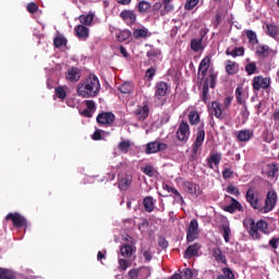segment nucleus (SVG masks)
I'll return each mask as SVG.
<instances>
[{
    "label": "nucleus",
    "mask_w": 279,
    "mask_h": 279,
    "mask_svg": "<svg viewBox=\"0 0 279 279\" xmlns=\"http://www.w3.org/2000/svg\"><path fill=\"white\" fill-rule=\"evenodd\" d=\"M99 90H101V83H99V77L93 73H90L84 81H81L76 88L78 97H82L83 99L98 97Z\"/></svg>",
    "instance_id": "f257e3e1"
},
{
    "label": "nucleus",
    "mask_w": 279,
    "mask_h": 279,
    "mask_svg": "<svg viewBox=\"0 0 279 279\" xmlns=\"http://www.w3.org/2000/svg\"><path fill=\"white\" fill-rule=\"evenodd\" d=\"M244 226L248 230V234H251L255 240L260 239L259 232H263V234H269V225H267V221L265 220L256 222L253 218H248L244 220Z\"/></svg>",
    "instance_id": "f03ea898"
},
{
    "label": "nucleus",
    "mask_w": 279,
    "mask_h": 279,
    "mask_svg": "<svg viewBox=\"0 0 279 279\" xmlns=\"http://www.w3.org/2000/svg\"><path fill=\"white\" fill-rule=\"evenodd\" d=\"M276 204H278V193L275 190H270L266 194L264 206L260 207V214L267 215V213H271L276 208Z\"/></svg>",
    "instance_id": "7ed1b4c3"
},
{
    "label": "nucleus",
    "mask_w": 279,
    "mask_h": 279,
    "mask_svg": "<svg viewBox=\"0 0 279 279\" xmlns=\"http://www.w3.org/2000/svg\"><path fill=\"white\" fill-rule=\"evenodd\" d=\"M206 140V130L204 129V123H202L196 130V137L192 145V158L197 156V151H199V147L204 145V141Z\"/></svg>",
    "instance_id": "20e7f679"
},
{
    "label": "nucleus",
    "mask_w": 279,
    "mask_h": 279,
    "mask_svg": "<svg viewBox=\"0 0 279 279\" xmlns=\"http://www.w3.org/2000/svg\"><path fill=\"white\" fill-rule=\"evenodd\" d=\"M245 199L247 202V204H250L251 208H253V210H257L258 213H260V198H258V194H256V192L254 191V187H248L245 194Z\"/></svg>",
    "instance_id": "39448f33"
},
{
    "label": "nucleus",
    "mask_w": 279,
    "mask_h": 279,
    "mask_svg": "<svg viewBox=\"0 0 279 279\" xmlns=\"http://www.w3.org/2000/svg\"><path fill=\"white\" fill-rule=\"evenodd\" d=\"M255 53L259 60H267V58H276V53L278 52L268 45L259 44L255 49Z\"/></svg>",
    "instance_id": "423d86ee"
},
{
    "label": "nucleus",
    "mask_w": 279,
    "mask_h": 279,
    "mask_svg": "<svg viewBox=\"0 0 279 279\" xmlns=\"http://www.w3.org/2000/svg\"><path fill=\"white\" fill-rule=\"evenodd\" d=\"M7 221H12L13 226L17 229L27 228V218L19 213H9L5 217Z\"/></svg>",
    "instance_id": "0eeeda50"
},
{
    "label": "nucleus",
    "mask_w": 279,
    "mask_h": 279,
    "mask_svg": "<svg viewBox=\"0 0 279 279\" xmlns=\"http://www.w3.org/2000/svg\"><path fill=\"white\" fill-rule=\"evenodd\" d=\"M253 90L255 93H258L260 88L263 90H267L271 86V78L270 77H264L263 75L254 76L252 82Z\"/></svg>",
    "instance_id": "6e6552de"
},
{
    "label": "nucleus",
    "mask_w": 279,
    "mask_h": 279,
    "mask_svg": "<svg viewBox=\"0 0 279 279\" xmlns=\"http://www.w3.org/2000/svg\"><path fill=\"white\" fill-rule=\"evenodd\" d=\"M217 82V74L210 73L208 77H206L204 84H203V95L202 99L204 104H207L208 101V88H215Z\"/></svg>",
    "instance_id": "1a4fd4ad"
},
{
    "label": "nucleus",
    "mask_w": 279,
    "mask_h": 279,
    "mask_svg": "<svg viewBox=\"0 0 279 279\" xmlns=\"http://www.w3.org/2000/svg\"><path fill=\"white\" fill-rule=\"evenodd\" d=\"M197 236H199V223L197 219H192L186 230L187 243H193Z\"/></svg>",
    "instance_id": "9d476101"
},
{
    "label": "nucleus",
    "mask_w": 279,
    "mask_h": 279,
    "mask_svg": "<svg viewBox=\"0 0 279 279\" xmlns=\"http://www.w3.org/2000/svg\"><path fill=\"white\" fill-rule=\"evenodd\" d=\"M191 136V128L187 122L181 121L177 130V138L180 143H186Z\"/></svg>",
    "instance_id": "9b49d317"
},
{
    "label": "nucleus",
    "mask_w": 279,
    "mask_h": 279,
    "mask_svg": "<svg viewBox=\"0 0 279 279\" xmlns=\"http://www.w3.org/2000/svg\"><path fill=\"white\" fill-rule=\"evenodd\" d=\"M208 112L211 117L219 119V121H223V119H226L222 105L219 101H213L210 106H208Z\"/></svg>",
    "instance_id": "f8f14e48"
},
{
    "label": "nucleus",
    "mask_w": 279,
    "mask_h": 279,
    "mask_svg": "<svg viewBox=\"0 0 279 279\" xmlns=\"http://www.w3.org/2000/svg\"><path fill=\"white\" fill-rule=\"evenodd\" d=\"M226 199H231V204L222 207V210H225V213H230V215H234L236 210H239V213H243V205H241V203L236 201V198L230 195H226Z\"/></svg>",
    "instance_id": "ddd939ff"
},
{
    "label": "nucleus",
    "mask_w": 279,
    "mask_h": 279,
    "mask_svg": "<svg viewBox=\"0 0 279 279\" xmlns=\"http://www.w3.org/2000/svg\"><path fill=\"white\" fill-rule=\"evenodd\" d=\"M114 113L101 112L97 116L96 121L99 125H112V123H114Z\"/></svg>",
    "instance_id": "4468645a"
},
{
    "label": "nucleus",
    "mask_w": 279,
    "mask_h": 279,
    "mask_svg": "<svg viewBox=\"0 0 279 279\" xmlns=\"http://www.w3.org/2000/svg\"><path fill=\"white\" fill-rule=\"evenodd\" d=\"M167 150V144L160 142H149L146 145V154H158V151Z\"/></svg>",
    "instance_id": "2eb2a0df"
},
{
    "label": "nucleus",
    "mask_w": 279,
    "mask_h": 279,
    "mask_svg": "<svg viewBox=\"0 0 279 279\" xmlns=\"http://www.w3.org/2000/svg\"><path fill=\"white\" fill-rule=\"evenodd\" d=\"M81 77H82V70L75 66L70 68L65 73V80H68V82H71L72 84H75V82L81 80Z\"/></svg>",
    "instance_id": "dca6fc26"
},
{
    "label": "nucleus",
    "mask_w": 279,
    "mask_h": 279,
    "mask_svg": "<svg viewBox=\"0 0 279 279\" xmlns=\"http://www.w3.org/2000/svg\"><path fill=\"white\" fill-rule=\"evenodd\" d=\"M120 19H122L126 25L132 26L134 23H136V13H134L132 10H123L120 13Z\"/></svg>",
    "instance_id": "f3484780"
},
{
    "label": "nucleus",
    "mask_w": 279,
    "mask_h": 279,
    "mask_svg": "<svg viewBox=\"0 0 279 279\" xmlns=\"http://www.w3.org/2000/svg\"><path fill=\"white\" fill-rule=\"evenodd\" d=\"M169 92V84L167 82H158L155 86V97L162 99Z\"/></svg>",
    "instance_id": "a211bd4d"
},
{
    "label": "nucleus",
    "mask_w": 279,
    "mask_h": 279,
    "mask_svg": "<svg viewBox=\"0 0 279 279\" xmlns=\"http://www.w3.org/2000/svg\"><path fill=\"white\" fill-rule=\"evenodd\" d=\"M132 174H124L118 180V189L121 191H129L130 186H132Z\"/></svg>",
    "instance_id": "6ab92c4d"
},
{
    "label": "nucleus",
    "mask_w": 279,
    "mask_h": 279,
    "mask_svg": "<svg viewBox=\"0 0 279 279\" xmlns=\"http://www.w3.org/2000/svg\"><path fill=\"white\" fill-rule=\"evenodd\" d=\"M222 155L221 153H211L207 158V167L208 169H215V167H219L221 162Z\"/></svg>",
    "instance_id": "aec40b11"
},
{
    "label": "nucleus",
    "mask_w": 279,
    "mask_h": 279,
    "mask_svg": "<svg viewBox=\"0 0 279 279\" xmlns=\"http://www.w3.org/2000/svg\"><path fill=\"white\" fill-rule=\"evenodd\" d=\"M199 250H202V245L199 243H194L184 252V258H193L194 256H199Z\"/></svg>",
    "instance_id": "412c9836"
},
{
    "label": "nucleus",
    "mask_w": 279,
    "mask_h": 279,
    "mask_svg": "<svg viewBox=\"0 0 279 279\" xmlns=\"http://www.w3.org/2000/svg\"><path fill=\"white\" fill-rule=\"evenodd\" d=\"M134 114L137 121H145V119L149 117V106L144 105V106L137 107V109L134 111Z\"/></svg>",
    "instance_id": "4be33fe9"
},
{
    "label": "nucleus",
    "mask_w": 279,
    "mask_h": 279,
    "mask_svg": "<svg viewBox=\"0 0 279 279\" xmlns=\"http://www.w3.org/2000/svg\"><path fill=\"white\" fill-rule=\"evenodd\" d=\"M210 68V57H205L198 65V75H202V80L206 77L208 69Z\"/></svg>",
    "instance_id": "5701e85b"
},
{
    "label": "nucleus",
    "mask_w": 279,
    "mask_h": 279,
    "mask_svg": "<svg viewBox=\"0 0 279 279\" xmlns=\"http://www.w3.org/2000/svg\"><path fill=\"white\" fill-rule=\"evenodd\" d=\"M254 136L251 130H241L238 132L236 138L240 143H247Z\"/></svg>",
    "instance_id": "b1692460"
},
{
    "label": "nucleus",
    "mask_w": 279,
    "mask_h": 279,
    "mask_svg": "<svg viewBox=\"0 0 279 279\" xmlns=\"http://www.w3.org/2000/svg\"><path fill=\"white\" fill-rule=\"evenodd\" d=\"M183 189L185 193H189L190 195H199V191H197V184L191 181H184Z\"/></svg>",
    "instance_id": "393cba45"
},
{
    "label": "nucleus",
    "mask_w": 279,
    "mask_h": 279,
    "mask_svg": "<svg viewBox=\"0 0 279 279\" xmlns=\"http://www.w3.org/2000/svg\"><path fill=\"white\" fill-rule=\"evenodd\" d=\"M162 5H165L162 2H155L153 7L150 5V16H154V19H160V16H162L160 12H162V9L165 8Z\"/></svg>",
    "instance_id": "a878e982"
},
{
    "label": "nucleus",
    "mask_w": 279,
    "mask_h": 279,
    "mask_svg": "<svg viewBox=\"0 0 279 279\" xmlns=\"http://www.w3.org/2000/svg\"><path fill=\"white\" fill-rule=\"evenodd\" d=\"M226 72L229 75H236V73H239V63L232 60H228L226 63Z\"/></svg>",
    "instance_id": "bb28decb"
},
{
    "label": "nucleus",
    "mask_w": 279,
    "mask_h": 279,
    "mask_svg": "<svg viewBox=\"0 0 279 279\" xmlns=\"http://www.w3.org/2000/svg\"><path fill=\"white\" fill-rule=\"evenodd\" d=\"M0 279H19V275L8 268H0Z\"/></svg>",
    "instance_id": "cd10ccee"
},
{
    "label": "nucleus",
    "mask_w": 279,
    "mask_h": 279,
    "mask_svg": "<svg viewBox=\"0 0 279 279\" xmlns=\"http://www.w3.org/2000/svg\"><path fill=\"white\" fill-rule=\"evenodd\" d=\"M213 256L217 263H222V265H227L228 260L226 259V255L221 252V248L216 247L213 250Z\"/></svg>",
    "instance_id": "c85d7f7f"
},
{
    "label": "nucleus",
    "mask_w": 279,
    "mask_h": 279,
    "mask_svg": "<svg viewBox=\"0 0 279 279\" xmlns=\"http://www.w3.org/2000/svg\"><path fill=\"white\" fill-rule=\"evenodd\" d=\"M120 253L124 258H132V254H134V246H132V244H124L121 246Z\"/></svg>",
    "instance_id": "c756f323"
},
{
    "label": "nucleus",
    "mask_w": 279,
    "mask_h": 279,
    "mask_svg": "<svg viewBox=\"0 0 279 279\" xmlns=\"http://www.w3.org/2000/svg\"><path fill=\"white\" fill-rule=\"evenodd\" d=\"M278 25L274 23L266 24V34L267 36H270V38H278Z\"/></svg>",
    "instance_id": "7c9ffc66"
},
{
    "label": "nucleus",
    "mask_w": 279,
    "mask_h": 279,
    "mask_svg": "<svg viewBox=\"0 0 279 279\" xmlns=\"http://www.w3.org/2000/svg\"><path fill=\"white\" fill-rule=\"evenodd\" d=\"M235 99L240 106H245V92L243 90V87L238 86L235 88Z\"/></svg>",
    "instance_id": "2f4dec72"
},
{
    "label": "nucleus",
    "mask_w": 279,
    "mask_h": 279,
    "mask_svg": "<svg viewBox=\"0 0 279 279\" xmlns=\"http://www.w3.org/2000/svg\"><path fill=\"white\" fill-rule=\"evenodd\" d=\"M137 274L140 279H147L151 276V268L149 266H143L137 268Z\"/></svg>",
    "instance_id": "473e14b6"
},
{
    "label": "nucleus",
    "mask_w": 279,
    "mask_h": 279,
    "mask_svg": "<svg viewBox=\"0 0 279 279\" xmlns=\"http://www.w3.org/2000/svg\"><path fill=\"white\" fill-rule=\"evenodd\" d=\"M163 8L160 11L161 16H167L170 12H173V3H171V0H162Z\"/></svg>",
    "instance_id": "72a5a7b5"
},
{
    "label": "nucleus",
    "mask_w": 279,
    "mask_h": 279,
    "mask_svg": "<svg viewBox=\"0 0 279 279\" xmlns=\"http://www.w3.org/2000/svg\"><path fill=\"white\" fill-rule=\"evenodd\" d=\"M222 178L223 180H230L232 175H234V170H232V165L230 163H225L222 167Z\"/></svg>",
    "instance_id": "f704fd0d"
},
{
    "label": "nucleus",
    "mask_w": 279,
    "mask_h": 279,
    "mask_svg": "<svg viewBox=\"0 0 279 279\" xmlns=\"http://www.w3.org/2000/svg\"><path fill=\"white\" fill-rule=\"evenodd\" d=\"M75 34L77 38H88V27L84 25H77L75 28Z\"/></svg>",
    "instance_id": "c9c22d12"
},
{
    "label": "nucleus",
    "mask_w": 279,
    "mask_h": 279,
    "mask_svg": "<svg viewBox=\"0 0 279 279\" xmlns=\"http://www.w3.org/2000/svg\"><path fill=\"white\" fill-rule=\"evenodd\" d=\"M137 10L141 14H147L148 10L151 11V3L145 0H142L137 4Z\"/></svg>",
    "instance_id": "e433bc0d"
},
{
    "label": "nucleus",
    "mask_w": 279,
    "mask_h": 279,
    "mask_svg": "<svg viewBox=\"0 0 279 279\" xmlns=\"http://www.w3.org/2000/svg\"><path fill=\"white\" fill-rule=\"evenodd\" d=\"M143 206L146 213H154V197L146 196L143 201Z\"/></svg>",
    "instance_id": "4c0bfd02"
},
{
    "label": "nucleus",
    "mask_w": 279,
    "mask_h": 279,
    "mask_svg": "<svg viewBox=\"0 0 279 279\" xmlns=\"http://www.w3.org/2000/svg\"><path fill=\"white\" fill-rule=\"evenodd\" d=\"M266 173L268 178H276V173H278V165L276 162L268 163L266 166Z\"/></svg>",
    "instance_id": "58836bf2"
},
{
    "label": "nucleus",
    "mask_w": 279,
    "mask_h": 279,
    "mask_svg": "<svg viewBox=\"0 0 279 279\" xmlns=\"http://www.w3.org/2000/svg\"><path fill=\"white\" fill-rule=\"evenodd\" d=\"M149 31L147 28H136L133 31V38L138 40V38H147Z\"/></svg>",
    "instance_id": "ea45409f"
},
{
    "label": "nucleus",
    "mask_w": 279,
    "mask_h": 279,
    "mask_svg": "<svg viewBox=\"0 0 279 279\" xmlns=\"http://www.w3.org/2000/svg\"><path fill=\"white\" fill-rule=\"evenodd\" d=\"M120 93L122 95H130L134 90V86L130 82H124L120 87H119Z\"/></svg>",
    "instance_id": "a19ab883"
},
{
    "label": "nucleus",
    "mask_w": 279,
    "mask_h": 279,
    "mask_svg": "<svg viewBox=\"0 0 279 279\" xmlns=\"http://www.w3.org/2000/svg\"><path fill=\"white\" fill-rule=\"evenodd\" d=\"M130 36H132V31L130 29L120 31L117 34V38L119 43H125V40H128Z\"/></svg>",
    "instance_id": "79ce46f5"
},
{
    "label": "nucleus",
    "mask_w": 279,
    "mask_h": 279,
    "mask_svg": "<svg viewBox=\"0 0 279 279\" xmlns=\"http://www.w3.org/2000/svg\"><path fill=\"white\" fill-rule=\"evenodd\" d=\"M245 35L248 39L250 45H258V36L256 35V32L254 31H246Z\"/></svg>",
    "instance_id": "37998d69"
},
{
    "label": "nucleus",
    "mask_w": 279,
    "mask_h": 279,
    "mask_svg": "<svg viewBox=\"0 0 279 279\" xmlns=\"http://www.w3.org/2000/svg\"><path fill=\"white\" fill-rule=\"evenodd\" d=\"M66 43H68V40L62 35H58L53 39V45H54L56 49H60V47H66Z\"/></svg>",
    "instance_id": "c03bdc74"
},
{
    "label": "nucleus",
    "mask_w": 279,
    "mask_h": 279,
    "mask_svg": "<svg viewBox=\"0 0 279 279\" xmlns=\"http://www.w3.org/2000/svg\"><path fill=\"white\" fill-rule=\"evenodd\" d=\"M245 72L247 75H255L258 73V66H256V62H250L245 65Z\"/></svg>",
    "instance_id": "a18cd8bd"
},
{
    "label": "nucleus",
    "mask_w": 279,
    "mask_h": 279,
    "mask_svg": "<svg viewBox=\"0 0 279 279\" xmlns=\"http://www.w3.org/2000/svg\"><path fill=\"white\" fill-rule=\"evenodd\" d=\"M80 21L82 25H90V23L95 21V15L93 13H89L87 15L83 14L80 16Z\"/></svg>",
    "instance_id": "49530a36"
},
{
    "label": "nucleus",
    "mask_w": 279,
    "mask_h": 279,
    "mask_svg": "<svg viewBox=\"0 0 279 279\" xmlns=\"http://www.w3.org/2000/svg\"><path fill=\"white\" fill-rule=\"evenodd\" d=\"M54 95L58 97V99H61V101H64V99H66V90L64 89V86L56 87Z\"/></svg>",
    "instance_id": "de8ad7c7"
},
{
    "label": "nucleus",
    "mask_w": 279,
    "mask_h": 279,
    "mask_svg": "<svg viewBox=\"0 0 279 279\" xmlns=\"http://www.w3.org/2000/svg\"><path fill=\"white\" fill-rule=\"evenodd\" d=\"M189 121L191 125H197L199 123V113L197 111H191L189 113Z\"/></svg>",
    "instance_id": "09e8293b"
},
{
    "label": "nucleus",
    "mask_w": 279,
    "mask_h": 279,
    "mask_svg": "<svg viewBox=\"0 0 279 279\" xmlns=\"http://www.w3.org/2000/svg\"><path fill=\"white\" fill-rule=\"evenodd\" d=\"M118 147L122 154H128V151H130V147H132V143H130V141H122L119 143Z\"/></svg>",
    "instance_id": "8fccbe9b"
},
{
    "label": "nucleus",
    "mask_w": 279,
    "mask_h": 279,
    "mask_svg": "<svg viewBox=\"0 0 279 279\" xmlns=\"http://www.w3.org/2000/svg\"><path fill=\"white\" fill-rule=\"evenodd\" d=\"M191 49H192V51L197 53V51H199V49H202V39H192L191 40Z\"/></svg>",
    "instance_id": "3c124183"
},
{
    "label": "nucleus",
    "mask_w": 279,
    "mask_h": 279,
    "mask_svg": "<svg viewBox=\"0 0 279 279\" xmlns=\"http://www.w3.org/2000/svg\"><path fill=\"white\" fill-rule=\"evenodd\" d=\"M131 265H132V263H130L129 259H123V258L119 259V270L120 271H126L128 267H130Z\"/></svg>",
    "instance_id": "603ef678"
},
{
    "label": "nucleus",
    "mask_w": 279,
    "mask_h": 279,
    "mask_svg": "<svg viewBox=\"0 0 279 279\" xmlns=\"http://www.w3.org/2000/svg\"><path fill=\"white\" fill-rule=\"evenodd\" d=\"M227 193H229L230 195H235V197H239V195H241V191L239 190V187L234 186L233 184H229L227 186Z\"/></svg>",
    "instance_id": "864d4df0"
},
{
    "label": "nucleus",
    "mask_w": 279,
    "mask_h": 279,
    "mask_svg": "<svg viewBox=\"0 0 279 279\" xmlns=\"http://www.w3.org/2000/svg\"><path fill=\"white\" fill-rule=\"evenodd\" d=\"M141 254H143L146 263H149L151 260V258H153L151 248L142 247L141 248Z\"/></svg>",
    "instance_id": "5fc2aeb1"
},
{
    "label": "nucleus",
    "mask_w": 279,
    "mask_h": 279,
    "mask_svg": "<svg viewBox=\"0 0 279 279\" xmlns=\"http://www.w3.org/2000/svg\"><path fill=\"white\" fill-rule=\"evenodd\" d=\"M143 173H145V175H148V178H154L156 175V169L154 168V166H146L143 169Z\"/></svg>",
    "instance_id": "6e6d98bb"
},
{
    "label": "nucleus",
    "mask_w": 279,
    "mask_h": 279,
    "mask_svg": "<svg viewBox=\"0 0 279 279\" xmlns=\"http://www.w3.org/2000/svg\"><path fill=\"white\" fill-rule=\"evenodd\" d=\"M26 10L29 14H36L39 8H38V4H36V2H31L26 5Z\"/></svg>",
    "instance_id": "4d7b16f0"
},
{
    "label": "nucleus",
    "mask_w": 279,
    "mask_h": 279,
    "mask_svg": "<svg viewBox=\"0 0 279 279\" xmlns=\"http://www.w3.org/2000/svg\"><path fill=\"white\" fill-rule=\"evenodd\" d=\"M222 232H223L222 235H223L225 241L227 243H230V232H231L230 227L227 225L222 226Z\"/></svg>",
    "instance_id": "13d9d810"
},
{
    "label": "nucleus",
    "mask_w": 279,
    "mask_h": 279,
    "mask_svg": "<svg viewBox=\"0 0 279 279\" xmlns=\"http://www.w3.org/2000/svg\"><path fill=\"white\" fill-rule=\"evenodd\" d=\"M170 193L173 195L177 202H181V204H184V198L182 197V194H180V192L175 187H173L172 192Z\"/></svg>",
    "instance_id": "bf43d9fd"
},
{
    "label": "nucleus",
    "mask_w": 279,
    "mask_h": 279,
    "mask_svg": "<svg viewBox=\"0 0 279 279\" xmlns=\"http://www.w3.org/2000/svg\"><path fill=\"white\" fill-rule=\"evenodd\" d=\"M155 75H156V68L154 66L149 68L145 73V77H147V80L149 81L154 80Z\"/></svg>",
    "instance_id": "052dcab7"
},
{
    "label": "nucleus",
    "mask_w": 279,
    "mask_h": 279,
    "mask_svg": "<svg viewBox=\"0 0 279 279\" xmlns=\"http://www.w3.org/2000/svg\"><path fill=\"white\" fill-rule=\"evenodd\" d=\"M181 278H184V279H191V278H193V270H191V268H185V269L181 272Z\"/></svg>",
    "instance_id": "680f3d73"
},
{
    "label": "nucleus",
    "mask_w": 279,
    "mask_h": 279,
    "mask_svg": "<svg viewBox=\"0 0 279 279\" xmlns=\"http://www.w3.org/2000/svg\"><path fill=\"white\" fill-rule=\"evenodd\" d=\"M198 3H199V0H187L184 8L186 10H193V8H195V5H197Z\"/></svg>",
    "instance_id": "e2e57ef3"
},
{
    "label": "nucleus",
    "mask_w": 279,
    "mask_h": 279,
    "mask_svg": "<svg viewBox=\"0 0 279 279\" xmlns=\"http://www.w3.org/2000/svg\"><path fill=\"white\" fill-rule=\"evenodd\" d=\"M222 274L227 279H234V272H232V269L230 268H222Z\"/></svg>",
    "instance_id": "0e129e2a"
},
{
    "label": "nucleus",
    "mask_w": 279,
    "mask_h": 279,
    "mask_svg": "<svg viewBox=\"0 0 279 279\" xmlns=\"http://www.w3.org/2000/svg\"><path fill=\"white\" fill-rule=\"evenodd\" d=\"M245 53V49L243 47L235 48L232 50V58H236L238 56H243Z\"/></svg>",
    "instance_id": "69168bd1"
},
{
    "label": "nucleus",
    "mask_w": 279,
    "mask_h": 279,
    "mask_svg": "<svg viewBox=\"0 0 279 279\" xmlns=\"http://www.w3.org/2000/svg\"><path fill=\"white\" fill-rule=\"evenodd\" d=\"M129 279H140L138 277V268H133L128 274Z\"/></svg>",
    "instance_id": "338daca9"
},
{
    "label": "nucleus",
    "mask_w": 279,
    "mask_h": 279,
    "mask_svg": "<svg viewBox=\"0 0 279 279\" xmlns=\"http://www.w3.org/2000/svg\"><path fill=\"white\" fill-rule=\"evenodd\" d=\"M268 244L270 245V247H272V250H278L279 238L274 236L269 240Z\"/></svg>",
    "instance_id": "774afa93"
}]
</instances>
